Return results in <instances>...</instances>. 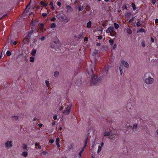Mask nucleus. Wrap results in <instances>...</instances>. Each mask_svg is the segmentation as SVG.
<instances>
[{"label": "nucleus", "instance_id": "f257e3e1", "mask_svg": "<svg viewBox=\"0 0 158 158\" xmlns=\"http://www.w3.org/2000/svg\"><path fill=\"white\" fill-rule=\"evenodd\" d=\"M86 69V74L91 76L93 75L92 77L91 83L92 84L95 85L99 81V79L98 76H96L94 74V71H95V65L92 63L90 64L89 69Z\"/></svg>", "mask_w": 158, "mask_h": 158}, {"label": "nucleus", "instance_id": "f03ea898", "mask_svg": "<svg viewBox=\"0 0 158 158\" xmlns=\"http://www.w3.org/2000/svg\"><path fill=\"white\" fill-rule=\"evenodd\" d=\"M151 74L150 73H148L145 75V77H147L148 76V78H146L144 80L145 82L148 84H151L154 82V79L151 78L150 77V75Z\"/></svg>", "mask_w": 158, "mask_h": 158}, {"label": "nucleus", "instance_id": "7ed1b4c3", "mask_svg": "<svg viewBox=\"0 0 158 158\" xmlns=\"http://www.w3.org/2000/svg\"><path fill=\"white\" fill-rule=\"evenodd\" d=\"M34 31L32 29L30 31L28 32L27 35L23 40V42H24V44L26 43L28 44L30 42L29 40L31 37V35L33 33Z\"/></svg>", "mask_w": 158, "mask_h": 158}, {"label": "nucleus", "instance_id": "20e7f679", "mask_svg": "<svg viewBox=\"0 0 158 158\" xmlns=\"http://www.w3.org/2000/svg\"><path fill=\"white\" fill-rule=\"evenodd\" d=\"M56 17L59 19L64 21L67 22L69 21L66 17L64 15L58 14L56 16Z\"/></svg>", "mask_w": 158, "mask_h": 158}, {"label": "nucleus", "instance_id": "39448f33", "mask_svg": "<svg viewBox=\"0 0 158 158\" xmlns=\"http://www.w3.org/2000/svg\"><path fill=\"white\" fill-rule=\"evenodd\" d=\"M71 106H68L67 108H66L65 110L63 112V114L65 115L69 114L71 110Z\"/></svg>", "mask_w": 158, "mask_h": 158}, {"label": "nucleus", "instance_id": "423d86ee", "mask_svg": "<svg viewBox=\"0 0 158 158\" xmlns=\"http://www.w3.org/2000/svg\"><path fill=\"white\" fill-rule=\"evenodd\" d=\"M12 141H8L5 143V145L6 148H9L12 146Z\"/></svg>", "mask_w": 158, "mask_h": 158}, {"label": "nucleus", "instance_id": "0eeeda50", "mask_svg": "<svg viewBox=\"0 0 158 158\" xmlns=\"http://www.w3.org/2000/svg\"><path fill=\"white\" fill-rule=\"evenodd\" d=\"M88 136H87V137H86V139H85V143H84V147L81 149V152H83V151H84L85 148H86V145H87V141H88Z\"/></svg>", "mask_w": 158, "mask_h": 158}, {"label": "nucleus", "instance_id": "6e6552de", "mask_svg": "<svg viewBox=\"0 0 158 158\" xmlns=\"http://www.w3.org/2000/svg\"><path fill=\"white\" fill-rule=\"evenodd\" d=\"M133 107V106H132L131 103H128L126 105V108L127 110L130 111V110H129L131 109Z\"/></svg>", "mask_w": 158, "mask_h": 158}, {"label": "nucleus", "instance_id": "1a4fd4ad", "mask_svg": "<svg viewBox=\"0 0 158 158\" xmlns=\"http://www.w3.org/2000/svg\"><path fill=\"white\" fill-rule=\"evenodd\" d=\"M111 133V132L110 131H109L106 132V129L105 130V132L103 134V135L104 136H106L109 135L110 136Z\"/></svg>", "mask_w": 158, "mask_h": 158}, {"label": "nucleus", "instance_id": "9d476101", "mask_svg": "<svg viewBox=\"0 0 158 158\" xmlns=\"http://www.w3.org/2000/svg\"><path fill=\"white\" fill-rule=\"evenodd\" d=\"M122 64L123 65H124L126 68H128L129 66V64L123 60L122 61Z\"/></svg>", "mask_w": 158, "mask_h": 158}, {"label": "nucleus", "instance_id": "9b49d317", "mask_svg": "<svg viewBox=\"0 0 158 158\" xmlns=\"http://www.w3.org/2000/svg\"><path fill=\"white\" fill-rule=\"evenodd\" d=\"M110 67V65H108L106 67H104V70L106 72V73L107 74L108 73V69Z\"/></svg>", "mask_w": 158, "mask_h": 158}, {"label": "nucleus", "instance_id": "f8f14e48", "mask_svg": "<svg viewBox=\"0 0 158 158\" xmlns=\"http://www.w3.org/2000/svg\"><path fill=\"white\" fill-rule=\"evenodd\" d=\"M110 34L112 36H114L116 34V32L114 31V29L113 27V29L112 31H110Z\"/></svg>", "mask_w": 158, "mask_h": 158}, {"label": "nucleus", "instance_id": "ddd939ff", "mask_svg": "<svg viewBox=\"0 0 158 158\" xmlns=\"http://www.w3.org/2000/svg\"><path fill=\"white\" fill-rule=\"evenodd\" d=\"M113 29V27H109L106 30V32L107 33H110V31H112Z\"/></svg>", "mask_w": 158, "mask_h": 158}, {"label": "nucleus", "instance_id": "4468645a", "mask_svg": "<svg viewBox=\"0 0 158 158\" xmlns=\"http://www.w3.org/2000/svg\"><path fill=\"white\" fill-rule=\"evenodd\" d=\"M116 136V134H111L110 135L109 138L111 139H114L115 138Z\"/></svg>", "mask_w": 158, "mask_h": 158}, {"label": "nucleus", "instance_id": "2eb2a0df", "mask_svg": "<svg viewBox=\"0 0 158 158\" xmlns=\"http://www.w3.org/2000/svg\"><path fill=\"white\" fill-rule=\"evenodd\" d=\"M30 3H31V2L28 4V5L25 8V11H26V13H27L28 12V11H29V9H30V8H29L27 10V7H28V6L30 5Z\"/></svg>", "mask_w": 158, "mask_h": 158}, {"label": "nucleus", "instance_id": "dca6fc26", "mask_svg": "<svg viewBox=\"0 0 158 158\" xmlns=\"http://www.w3.org/2000/svg\"><path fill=\"white\" fill-rule=\"evenodd\" d=\"M91 22L90 21H89L87 24V27L88 28H90L91 27Z\"/></svg>", "mask_w": 158, "mask_h": 158}, {"label": "nucleus", "instance_id": "f3484780", "mask_svg": "<svg viewBox=\"0 0 158 158\" xmlns=\"http://www.w3.org/2000/svg\"><path fill=\"white\" fill-rule=\"evenodd\" d=\"M23 148L24 151H27L28 150L27 146L25 144H23Z\"/></svg>", "mask_w": 158, "mask_h": 158}, {"label": "nucleus", "instance_id": "a211bd4d", "mask_svg": "<svg viewBox=\"0 0 158 158\" xmlns=\"http://www.w3.org/2000/svg\"><path fill=\"white\" fill-rule=\"evenodd\" d=\"M28 153L27 152H23L22 155L24 157H27V156Z\"/></svg>", "mask_w": 158, "mask_h": 158}, {"label": "nucleus", "instance_id": "6ab92c4d", "mask_svg": "<svg viewBox=\"0 0 158 158\" xmlns=\"http://www.w3.org/2000/svg\"><path fill=\"white\" fill-rule=\"evenodd\" d=\"M40 3L44 7L48 5L47 3H45L43 1H41Z\"/></svg>", "mask_w": 158, "mask_h": 158}, {"label": "nucleus", "instance_id": "aec40b11", "mask_svg": "<svg viewBox=\"0 0 158 158\" xmlns=\"http://www.w3.org/2000/svg\"><path fill=\"white\" fill-rule=\"evenodd\" d=\"M123 65L120 66L119 67V70H120V74H121V75H122V73H123Z\"/></svg>", "mask_w": 158, "mask_h": 158}, {"label": "nucleus", "instance_id": "412c9836", "mask_svg": "<svg viewBox=\"0 0 158 158\" xmlns=\"http://www.w3.org/2000/svg\"><path fill=\"white\" fill-rule=\"evenodd\" d=\"M59 75V73L58 71H55L54 73V76L55 77H57Z\"/></svg>", "mask_w": 158, "mask_h": 158}, {"label": "nucleus", "instance_id": "4be33fe9", "mask_svg": "<svg viewBox=\"0 0 158 158\" xmlns=\"http://www.w3.org/2000/svg\"><path fill=\"white\" fill-rule=\"evenodd\" d=\"M114 27H115V28L116 29H118L119 27V25L118 24L116 23H114Z\"/></svg>", "mask_w": 158, "mask_h": 158}, {"label": "nucleus", "instance_id": "5701e85b", "mask_svg": "<svg viewBox=\"0 0 158 158\" xmlns=\"http://www.w3.org/2000/svg\"><path fill=\"white\" fill-rule=\"evenodd\" d=\"M132 6L133 7V10H135L136 9V7L135 6V4L134 3H132L131 4Z\"/></svg>", "mask_w": 158, "mask_h": 158}, {"label": "nucleus", "instance_id": "b1692460", "mask_svg": "<svg viewBox=\"0 0 158 158\" xmlns=\"http://www.w3.org/2000/svg\"><path fill=\"white\" fill-rule=\"evenodd\" d=\"M102 150V147L100 146H98V149L97 151V152L98 153H99Z\"/></svg>", "mask_w": 158, "mask_h": 158}, {"label": "nucleus", "instance_id": "393cba45", "mask_svg": "<svg viewBox=\"0 0 158 158\" xmlns=\"http://www.w3.org/2000/svg\"><path fill=\"white\" fill-rule=\"evenodd\" d=\"M145 32V30L143 28H141L139 30V31H138V32Z\"/></svg>", "mask_w": 158, "mask_h": 158}, {"label": "nucleus", "instance_id": "a878e982", "mask_svg": "<svg viewBox=\"0 0 158 158\" xmlns=\"http://www.w3.org/2000/svg\"><path fill=\"white\" fill-rule=\"evenodd\" d=\"M36 52V50H35V49L33 50L31 52L32 55L33 56H34L35 55Z\"/></svg>", "mask_w": 158, "mask_h": 158}, {"label": "nucleus", "instance_id": "bb28decb", "mask_svg": "<svg viewBox=\"0 0 158 158\" xmlns=\"http://www.w3.org/2000/svg\"><path fill=\"white\" fill-rule=\"evenodd\" d=\"M13 119L14 120L17 121L18 120V117L17 116H13Z\"/></svg>", "mask_w": 158, "mask_h": 158}, {"label": "nucleus", "instance_id": "cd10ccee", "mask_svg": "<svg viewBox=\"0 0 158 158\" xmlns=\"http://www.w3.org/2000/svg\"><path fill=\"white\" fill-rule=\"evenodd\" d=\"M11 52L9 51H7L6 52V54L7 56H10L11 55Z\"/></svg>", "mask_w": 158, "mask_h": 158}, {"label": "nucleus", "instance_id": "c85d7f7f", "mask_svg": "<svg viewBox=\"0 0 158 158\" xmlns=\"http://www.w3.org/2000/svg\"><path fill=\"white\" fill-rule=\"evenodd\" d=\"M56 27V24L55 23H52L51 24L50 27L51 28H54Z\"/></svg>", "mask_w": 158, "mask_h": 158}, {"label": "nucleus", "instance_id": "c756f323", "mask_svg": "<svg viewBox=\"0 0 158 158\" xmlns=\"http://www.w3.org/2000/svg\"><path fill=\"white\" fill-rule=\"evenodd\" d=\"M83 9V6H80L78 7V10L79 11L82 10Z\"/></svg>", "mask_w": 158, "mask_h": 158}, {"label": "nucleus", "instance_id": "7c9ffc66", "mask_svg": "<svg viewBox=\"0 0 158 158\" xmlns=\"http://www.w3.org/2000/svg\"><path fill=\"white\" fill-rule=\"evenodd\" d=\"M60 141V139L59 138L57 137L56 138V143H59V142Z\"/></svg>", "mask_w": 158, "mask_h": 158}, {"label": "nucleus", "instance_id": "2f4dec72", "mask_svg": "<svg viewBox=\"0 0 158 158\" xmlns=\"http://www.w3.org/2000/svg\"><path fill=\"white\" fill-rule=\"evenodd\" d=\"M109 42L111 45H112L113 44L114 41L113 40L111 39L109 40Z\"/></svg>", "mask_w": 158, "mask_h": 158}, {"label": "nucleus", "instance_id": "473e14b6", "mask_svg": "<svg viewBox=\"0 0 158 158\" xmlns=\"http://www.w3.org/2000/svg\"><path fill=\"white\" fill-rule=\"evenodd\" d=\"M45 83L47 86L48 87L49 86V81H48L46 80L45 81Z\"/></svg>", "mask_w": 158, "mask_h": 158}, {"label": "nucleus", "instance_id": "72a5a7b5", "mask_svg": "<svg viewBox=\"0 0 158 158\" xmlns=\"http://www.w3.org/2000/svg\"><path fill=\"white\" fill-rule=\"evenodd\" d=\"M127 33L130 34H131L132 33V31H131V30L130 29H129L127 31Z\"/></svg>", "mask_w": 158, "mask_h": 158}, {"label": "nucleus", "instance_id": "f704fd0d", "mask_svg": "<svg viewBox=\"0 0 158 158\" xmlns=\"http://www.w3.org/2000/svg\"><path fill=\"white\" fill-rule=\"evenodd\" d=\"M137 127V124H134L133 126V127L132 128V129H134L135 128H136Z\"/></svg>", "mask_w": 158, "mask_h": 158}, {"label": "nucleus", "instance_id": "c9c22d12", "mask_svg": "<svg viewBox=\"0 0 158 158\" xmlns=\"http://www.w3.org/2000/svg\"><path fill=\"white\" fill-rule=\"evenodd\" d=\"M141 44H142V46L143 47H145V43L144 41L142 42L141 43Z\"/></svg>", "mask_w": 158, "mask_h": 158}, {"label": "nucleus", "instance_id": "e433bc0d", "mask_svg": "<svg viewBox=\"0 0 158 158\" xmlns=\"http://www.w3.org/2000/svg\"><path fill=\"white\" fill-rule=\"evenodd\" d=\"M42 16L44 17H45L47 16V14L46 13H44L42 14Z\"/></svg>", "mask_w": 158, "mask_h": 158}, {"label": "nucleus", "instance_id": "4c0bfd02", "mask_svg": "<svg viewBox=\"0 0 158 158\" xmlns=\"http://www.w3.org/2000/svg\"><path fill=\"white\" fill-rule=\"evenodd\" d=\"M53 119L54 120H56L57 118V116L56 115H55L53 117Z\"/></svg>", "mask_w": 158, "mask_h": 158}, {"label": "nucleus", "instance_id": "58836bf2", "mask_svg": "<svg viewBox=\"0 0 158 158\" xmlns=\"http://www.w3.org/2000/svg\"><path fill=\"white\" fill-rule=\"evenodd\" d=\"M82 37V35L81 34H80L79 35V36L78 38V40L81 39Z\"/></svg>", "mask_w": 158, "mask_h": 158}, {"label": "nucleus", "instance_id": "ea45409f", "mask_svg": "<svg viewBox=\"0 0 158 158\" xmlns=\"http://www.w3.org/2000/svg\"><path fill=\"white\" fill-rule=\"evenodd\" d=\"M7 15L6 14L4 15H3L1 18H0V20H1L2 19H3L4 17H5L6 16H7Z\"/></svg>", "mask_w": 158, "mask_h": 158}, {"label": "nucleus", "instance_id": "a19ab883", "mask_svg": "<svg viewBox=\"0 0 158 158\" xmlns=\"http://www.w3.org/2000/svg\"><path fill=\"white\" fill-rule=\"evenodd\" d=\"M49 142L51 143H53L54 142V140L53 139H51L49 140Z\"/></svg>", "mask_w": 158, "mask_h": 158}, {"label": "nucleus", "instance_id": "79ce46f5", "mask_svg": "<svg viewBox=\"0 0 158 158\" xmlns=\"http://www.w3.org/2000/svg\"><path fill=\"white\" fill-rule=\"evenodd\" d=\"M135 17H134L133 18L130 19L129 20V23H132V21H133V20L134 19Z\"/></svg>", "mask_w": 158, "mask_h": 158}, {"label": "nucleus", "instance_id": "37998d69", "mask_svg": "<svg viewBox=\"0 0 158 158\" xmlns=\"http://www.w3.org/2000/svg\"><path fill=\"white\" fill-rule=\"evenodd\" d=\"M136 25L138 27H139L141 25V24L140 23L138 22L136 23Z\"/></svg>", "mask_w": 158, "mask_h": 158}, {"label": "nucleus", "instance_id": "c03bdc74", "mask_svg": "<svg viewBox=\"0 0 158 158\" xmlns=\"http://www.w3.org/2000/svg\"><path fill=\"white\" fill-rule=\"evenodd\" d=\"M98 38L99 40H101L102 39V36L99 35L98 37Z\"/></svg>", "mask_w": 158, "mask_h": 158}, {"label": "nucleus", "instance_id": "a18cd8bd", "mask_svg": "<svg viewBox=\"0 0 158 158\" xmlns=\"http://www.w3.org/2000/svg\"><path fill=\"white\" fill-rule=\"evenodd\" d=\"M122 8L123 9H126L127 10V7L126 6V5L123 6L122 7Z\"/></svg>", "mask_w": 158, "mask_h": 158}, {"label": "nucleus", "instance_id": "49530a36", "mask_svg": "<svg viewBox=\"0 0 158 158\" xmlns=\"http://www.w3.org/2000/svg\"><path fill=\"white\" fill-rule=\"evenodd\" d=\"M95 55L97 54V53H98V51L96 49H95L94 50V53Z\"/></svg>", "mask_w": 158, "mask_h": 158}, {"label": "nucleus", "instance_id": "de8ad7c7", "mask_svg": "<svg viewBox=\"0 0 158 158\" xmlns=\"http://www.w3.org/2000/svg\"><path fill=\"white\" fill-rule=\"evenodd\" d=\"M156 1L155 0H152V2L153 4H155L156 3Z\"/></svg>", "mask_w": 158, "mask_h": 158}, {"label": "nucleus", "instance_id": "09e8293b", "mask_svg": "<svg viewBox=\"0 0 158 158\" xmlns=\"http://www.w3.org/2000/svg\"><path fill=\"white\" fill-rule=\"evenodd\" d=\"M73 148V146L72 145H71L70 146H69L68 147V148L69 150H70L71 149H72Z\"/></svg>", "mask_w": 158, "mask_h": 158}, {"label": "nucleus", "instance_id": "8fccbe9b", "mask_svg": "<svg viewBox=\"0 0 158 158\" xmlns=\"http://www.w3.org/2000/svg\"><path fill=\"white\" fill-rule=\"evenodd\" d=\"M45 39V37H44V36H43L42 38H41V40H42V41H43Z\"/></svg>", "mask_w": 158, "mask_h": 158}, {"label": "nucleus", "instance_id": "3c124183", "mask_svg": "<svg viewBox=\"0 0 158 158\" xmlns=\"http://www.w3.org/2000/svg\"><path fill=\"white\" fill-rule=\"evenodd\" d=\"M88 38L87 37H85L84 38V40L85 41H86L88 40Z\"/></svg>", "mask_w": 158, "mask_h": 158}, {"label": "nucleus", "instance_id": "603ef678", "mask_svg": "<svg viewBox=\"0 0 158 158\" xmlns=\"http://www.w3.org/2000/svg\"><path fill=\"white\" fill-rule=\"evenodd\" d=\"M35 146H38L39 145V143L38 142H35Z\"/></svg>", "mask_w": 158, "mask_h": 158}, {"label": "nucleus", "instance_id": "864d4df0", "mask_svg": "<svg viewBox=\"0 0 158 158\" xmlns=\"http://www.w3.org/2000/svg\"><path fill=\"white\" fill-rule=\"evenodd\" d=\"M107 23H104L103 24H102V26L103 27H104L106 26Z\"/></svg>", "mask_w": 158, "mask_h": 158}, {"label": "nucleus", "instance_id": "5fc2aeb1", "mask_svg": "<svg viewBox=\"0 0 158 158\" xmlns=\"http://www.w3.org/2000/svg\"><path fill=\"white\" fill-rule=\"evenodd\" d=\"M56 146L58 148H59L60 147V144L59 143H56Z\"/></svg>", "mask_w": 158, "mask_h": 158}, {"label": "nucleus", "instance_id": "6e6d98bb", "mask_svg": "<svg viewBox=\"0 0 158 158\" xmlns=\"http://www.w3.org/2000/svg\"><path fill=\"white\" fill-rule=\"evenodd\" d=\"M56 19V18L54 17H53L51 19V20L52 21H54Z\"/></svg>", "mask_w": 158, "mask_h": 158}, {"label": "nucleus", "instance_id": "4d7b16f0", "mask_svg": "<svg viewBox=\"0 0 158 158\" xmlns=\"http://www.w3.org/2000/svg\"><path fill=\"white\" fill-rule=\"evenodd\" d=\"M91 60V63H92L93 62H95V63L96 62V61H97V60Z\"/></svg>", "mask_w": 158, "mask_h": 158}, {"label": "nucleus", "instance_id": "13d9d810", "mask_svg": "<svg viewBox=\"0 0 158 158\" xmlns=\"http://www.w3.org/2000/svg\"><path fill=\"white\" fill-rule=\"evenodd\" d=\"M40 25L39 26H40L41 27H43V26H44V24L43 23H40Z\"/></svg>", "mask_w": 158, "mask_h": 158}, {"label": "nucleus", "instance_id": "bf43d9fd", "mask_svg": "<svg viewBox=\"0 0 158 158\" xmlns=\"http://www.w3.org/2000/svg\"><path fill=\"white\" fill-rule=\"evenodd\" d=\"M57 5L59 6H60V5H61V3L60 2H57Z\"/></svg>", "mask_w": 158, "mask_h": 158}, {"label": "nucleus", "instance_id": "052dcab7", "mask_svg": "<svg viewBox=\"0 0 158 158\" xmlns=\"http://www.w3.org/2000/svg\"><path fill=\"white\" fill-rule=\"evenodd\" d=\"M38 126L40 127H42V124H41V123H39V124H38Z\"/></svg>", "mask_w": 158, "mask_h": 158}, {"label": "nucleus", "instance_id": "680f3d73", "mask_svg": "<svg viewBox=\"0 0 158 158\" xmlns=\"http://www.w3.org/2000/svg\"><path fill=\"white\" fill-rule=\"evenodd\" d=\"M151 41L152 42H154V39L153 38H152V37H151Z\"/></svg>", "mask_w": 158, "mask_h": 158}, {"label": "nucleus", "instance_id": "e2e57ef3", "mask_svg": "<svg viewBox=\"0 0 158 158\" xmlns=\"http://www.w3.org/2000/svg\"><path fill=\"white\" fill-rule=\"evenodd\" d=\"M66 7L67 8V9L69 10V9H71V7L69 6H67Z\"/></svg>", "mask_w": 158, "mask_h": 158}, {"label": "nucleus", "instance_id": "0e129e2a", "mask_svg": "<svg viewBox=\"0 0 158 158\" xmlns=\"http://www.w3.org/2000/svg\"><path fill=\"white\" fill-rule=\"evenodd\" d=\"M82 153V152H81L80 151V152H79V156L80 157H81V154Z\"/></svg>", "mask_w": 158, "mask_h": 158}, {"label": "nucleus", "instance_id": "69168bd1", "mask_svg": "<svg viewBox=\"0 0 158 158\" xmlns=\"http://www.w3.org/2000/svg\"><path fill=\"white\" fill-rule=\"evenodd\" d=\"M55 123H56L54 121H53L52 123V126H54V125L55 124Z\"/></svg>", "mask_w": 158, "mask_h": 158}, {"label": "nucleus", "instance_id": "338daca9", "mask_svg": "<svg viewBox=\"0 0 158 158\" xmlns=\"http://www.w3.org/2000/svg\"><path fill=\"white\" fill-rule=\"evenodd\" d=\"M101 45V43H97L96 45L97 46H100Z\"/></svg>", "mask_w": 158, "mask_h": 158}, {"label": "nucleus", "instance_id": "774afa93", "mask_svg": "<svg viewBox=\"0 0 158 158\" xmlns=\"http://www.w3.org/2000/svg\"><path fill=\"white\" fill-rule=\"evenodd\" d=\"M155 22L156 23H157L158 22V19H156L155 21Z\"/></svg>", "mask_w": 158, "mask_h": 158}]
</instances>
